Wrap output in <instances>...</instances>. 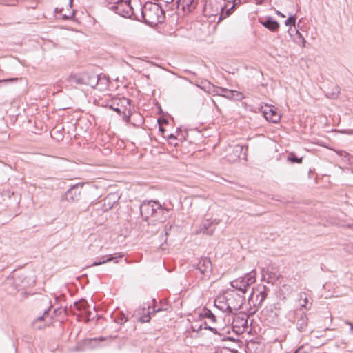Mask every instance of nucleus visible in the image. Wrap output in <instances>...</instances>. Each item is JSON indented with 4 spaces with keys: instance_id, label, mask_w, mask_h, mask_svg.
Returning <instances> with one entry per match:
<instances>
[{
    "instance_id": "obj_1",
    "label": "nucleus",
    "mask_w": 353,
    "mask_h": 353,
    "mask_svg": "<svg viewBox=\"0 0 353 353\" xmlns=\"http://www.w3.org/2000/svg\"><path fill=\"white\" fill-rule=\"evenodd\" d=\"M140 20L150 26L164 22L165 12L161 6L152 2H146L140 8Z\"/></svg>"
},
{
    "instance_id": "obj_2",
    "label": "nucleus",
    "mask_w": 353,
    "mask_h": 353,
    "mask_svg": "<svg viewBox=\"0 0 353 353\" xmlns=\"http://www.w3.org/2000/svg\"><path fill=\"white\" fill-rule=\"evenodd\" d=\"M109 9L123 17L132 18L134 17V19L140 20V18L134 13L130 0H120L118 3L110 6Z\"/></svg>"
},
{
    "instance_id": "obj_3",
    "label": "nucleus",
    "mask_w": 353,
    "mask_h": 353,
    "mask_svg": "<svg viewBox=\"0 0 353 353\" xmlns=\"http://www.w3.org/2000/svg\"><path fill=\"white\" fill-rule=\"evenodd\" d=\"M68 81L78 85H88L92 88L97 85V74L92 72L71 74L68 77Z\"/></svg>"
},
{
    "instance_id": "obj_4",
    "label": "nucleus",
    "mask_w": 353,
    "mask_h": 353,
    "mask_svg": "<svg viewBox=\"0 0 353 353\" xmlns=\"http://www.w3.org/2000/svg\"><path fill=\"white\" fill-rule=\"evenodd\" d=\"M132 101L128 98L123 97L113 101L109 105L110 109L116 112L118 114L122 116L123 120L125 123L130 122V110L127 106H130Z\"/></svg>"
},
{
    "instance_id": "obj_5",
    "label": "nucleus",
    "mask_w": 353,
    "mask_h": 353,
    "mask_svg": "<svg viewBox=\"0 0 353 353\" xmlns=\"http://www.w3.org/2000/svg\"><path fill=\"white\" fill-rule=\"evenodd\" d=\"M288 319L296 324V329L301 332H305L308 325V318L305 312L301 308L290 311Z\"/></svg>"
},
{
    "instance_id": "obj_6",
    "label": "nucleus",
    "mask_w": 353,
    "mask_h": 353,
    "mask_svg": "<svg viewBox=\"0 0 353 353\" xmlns=\"http://www.w3.org/2000/svg\"><path fill=\"white\" fill-rule=\"evenodd\" d=\"M219 221L214 219L210 221V219H205L202 221L200 224L198 230L195 232L196 234H204L208 236H212L216 229V226L218 225Z\"/></svg>"
},
{
    "instance_id": "obj_7",
    "label": "nucleus",
    "mask_w": 353,
    "mask_h": 353,
    "mask_svg": "<svg viewBox=\"0 0 353 353\" xmlns=\"http://www.w3.org/2000/svg\"><path fill=\"white\" fill-rule=\"evenodd\" d=\"M193 267L198 270L200 273L205 276H209L212 271V265L208 257H202L199 259L196 264L193 265Z\"/></svg>"
},
{
    "instance_id": "obj_8",
    "label": "nucleus",
    "mask_w": 353,
    "mask_h": 353,
    "mask_svg": "<svg viewBox=\"0 0 353 353\" xmlns=\"http://www.w3.org/2000/svg\"><path fill=\"white\" fill-rule=\"evenodd\" d=\"M262 113L268 121L273 123H278L281 117L277 112V109L273 105H265L264 108H262Z\"/></svg>"
},
{
    "instance_id": "obj_9",
    "label": "nucleus",
    "mask_w": 353,
    "mask_h": 353,
    "mask_svg": "<svg viewBox=\"0 0 353 353\" xmlns=\"http://www.w3.org/2000/svg\"><path fill=\"white\" fill-rule=\"evenodd\" d=\"M262 290H258L259 294L256 295V301H254V291L252 292L248 298V303L251 305V304H253V306L255 307L256 306L259 307L261 305L263 301L267 297V287L265 285H263L261 287Z\"/></svg>"
},
{
    "instance_id": "obj_10",
    "label": "nucleus",
    "mask_w": 353,
    "mask_h": 353,
    "mask_svg": "<svg viewBox=\"0 0 353 353\" xmlns=\"http://www.w3.org/2000/svg\"><path fill=\"white\" fill-rule=\"evenodd\" d=\"M81 199V188L78 185L71 187L65 193L63 199L68 202H77Z\"/></svg>"
},
{
    "instance_id": "obj_11",
    "label": "nucleus",
    "mask_w": 353,
    "mask_h": 353,
    "mask_svg": "<svg viewBox=\"0 0 353 353\" xmlns=\"http://www.w3.org/2000/svg\"><path fill=\"white\" fill-rule=\"evenodd\" d=\"M259 21L261 25L272 32L276 31L280 26L279 22L271 16L259 18Z\"/></svg>"
},
{
    "instance_id": "obj_12",
    "label": "nucleus",
    "mask_w": 353,
    "mask_h": 353,
    "mask_svg": "<svg viewBox=\"0 0 353 353\" xmlns=\"http://www.w3.org/2000/svg\"><path fill=\"white\" fill-rule=\"evenodd\" d=\"M178 8L181 7L184 13L192 12L197 6L198 0H176Z\"/></svg>"
},
{
    "instance_id": "obj_13",
    "label": "nucleus",
    "mask_w": 353,
    "mask_h": 353,
    "mask_svg": "<svg viewBox=\"0 0 353 353\" xmlns=\"http://www.w3.org/2000/svg\"><path fill=\"white\" fill-rule=\"evenodd\" d=\"M54 11L57 14H59L61 19L65 21L72 19L75 14V10L72 9V0L70 1V3L67 6V12H63L64 11V8L59 9L58 8H56Z\"/></svg>"
},
{
    "instance_id": "obj_14",
    "label": "nucleus",
    "mask_w": 353,
    "mask_h": 353,
    "mask_svg": "<svg viewBox=\"0 0 353 353\" xmlns=\"http://www.w3.org/2000/svg\"><path fill=\"white\" fill-rule=\"evenodd\" d=\"M152 200L144 201L139 206L140 214L145 221H148L152 216Z\"/></svg>"
},
{
    "instance_id": "obj_15",
    "label": "nucleus",
    "mask_w": 353,
    "mask_h": 353,
    "mask_svg": "<svg viewBox=\"0 0 353 353\" xmlns=\"http://www.w3.org/2000/svg\"><path fill=\"white\" fill-rule=\"evenodd\" d=\"M236 297L238 299V302L233 303V300L231 299H227L225 305V311L229 314H232L234 311H237L241 307L242 302H243V296L236 294Z\"/></svg>"
},
{
    "instance_id": "obj_16",
    "label": "nucleus",
    "mask_w": 353,
    "mask_h": 353,
    "mask_svg": "<svg viewBox=\"0 0 353 353\" xmlns=\"http://www.w3.org/2000/svg\"><path fill=\"white\" fill-rule=\"evenodd\" d=\"M123 257V254H118V253H115L114 254H110V255H108V256H103L102 258V261H94L91 266H97V265H102V264H104L107 262H109V261H114V263H118V259L119 258H122Z\"/></svg>"
},
{
    "instance_id": "obj_17",
    "label": "nucleus",
    "mask_w": 353,
    "mask_h": 353,
    "mask_svg": "<svg viewBox=\"0 0 353 353\" xmlns=\"http://www.w3.org/2000/svg\"><path fill=\"white\" fill-rule=\"evenodd\" d=\"M118 199H117V196L114 194H108L104 199H103V210L104 212L108 211L112 208L114 205L117 202Z\"/></svg>"
},
{
    "instance_id": "obj_18",
    "label": "nucleus",
    "mask_w": 353,
    "mask_h": 353,
    "mask_svg": "<svg viewBox=\"0 0 353 353\" xmlns=\"http://www.w3.org/2000/svg\"><path fill=\"white\" fill-rule=\"evenodd\" d=\"M230 285L232 288L238 290L243 294H245L247 291V289L248 288V285H245V282L242 279V277H239L231 281Z\"/></svg>"
},
{
    "instance_id": "obj_19",
    "label": "nucleus",
    "mask_w": 353,
    "mask_h": 353,
    "mask_svg": "<svg viewBox=\"0 0 353 353\" xmlns=\"http://www.w3.org/2000/svg\"><path fill=\"white\" fill-rule=\"evenodd\" d=\"M21 276L18 274L15 271L13 274L8 276L6 281V285H14V288H17L18 285H19V281H21Z\"/></svg>"
},
{
    "instance_id": "obj_20",
    "label": "nucleus",
    "mask_w": 353,
    "mask_h": 353,
    "mask_svg": "<svg viewBox=\"0 0 353 353\" xmlns=\"http://www.w3.org/2000/svg\"><path fill=\"white\" fill-rule=\"evenodd\" d=\"M152 216L155 219L157 218H159L160 213L163 212L162 211V205L159 201H152Z\"/></svg>"
},
{
    "instance_id": "obj_21",
    "label": "nucleus",
    "mask_w": 353,
    "mask_h": 353,
    "mask_svg": "<svg viewBox=\"0 0 353 353\" xmlns=\"http://www.w3.org/2000/svg\"><path fill=\"white\" fill-rule=\"evenodd\" d=\"M248 150V145H235L233 148V152L236 154L238 158L241 157V154L243 152V158H245L247 156V152Z\"/></svg>"
},
{
    "instance_id": "obj_22",
    "label": "nucleus",
    "mask_w": 353,
    "mask_h": 353,
    "mask_svg": "<svg viewBox=\"0 0 353 353\" xmlns=\"http://www.w3.org/2000/svg\"><path fill=\"white\" fill-rule=\"evenodd\" d=\"M114 322L119 325H123L128 321V317L122 312H119L112 314Z\"/></svg>"
},
{
    "instance_id": "obj_23",
    "label": "nucleus",
    "mask_w": 353,
    "mask_h": 353,
    "mask_svg": "<svg viewBox=\"0 0 353 353\" xmlns=\"http://www.w3.org/2000/svg\"><path fill=\"white\" fill-rule=\"evenodd\" d=\"M256 272L254 270H252L247 273L244 277H242L245 282V285H248V288L256 281Z\"/></svg>"
},
{
    "instance_id": "obj_24",
    "label": "nucleus",
    "mask_w": 353,
    "mask_h": 353,
    "mask_svg": "<svg viewBox=\"0 0 353 353\" xmlns=\"http://www.w3.org/2000/svg\"><path fill=\"white\" fill-rule=\"evenodd\" d=\"M163 310L161 307H158V308H156L155 306L153 307V310L152 312H148L147 314L143 315L142 316H141L139 319V321L141 322V323H148L150 321V319H151V315L152 314H155L157 312H161V311H163Z\"/></svg>"
},
{
    "instance_id": "obj_25",
    "label": "nucleus",
    "mask_w": 353,
    "mask_h": 353,
    "mask_svg": "<svg viewBox=\"0 0 353 353\" xmlns=\"http://www.w3.org/2000/svg\"><path fill=\"white\" fill-rule=\"evenodd\" d=\"M235 8L234 6H232L229 8H226L225 6H221V13L219 21H221L223 19H225L228 16H230L234 10Z\"/></svg>"
},
{
    "instance_id": "obj_26",
    "label": "nucleus",
    "mask_w": 353,
    "mask_h": 353,
    "mask_svg": "<svg viewBox=\"0 0 353 353\" xmlns=\"http://www.w3.org/2000/svg\"><path fill=\"white\" fill-rule=\"evenodd\" d=\"M200 316L203 318L210 319L213 323L216 321V316L212 313V312L210 309L205 307L203 308L200 314Z\"/></svg>"
},
{
    "instance_id": "obj_27",
    "label": "nucleus",
    "mask_w": 353,
    "mask_h": 353,
    "mask_svg": "<svg viewBox=\"0 0 353 353\" xmlns=\"http://www.w3.org/2000/svg\"><path fill=\"white\" fill-rule=\"evenodd\" d=\"M143 123V117L140 114H130V122L134 126H140Z\"/></svg>"
},
{
    "instance_id": "obj_28",
    "label": "nucleus",
    "mask_w": 353,
    "mask_h": 353,
    "mask_svg": "<svg viewBox=\"0 0 353 353\" xmlns=\"http://www.w3.org/2000/svg\"><path fill=\"white\" fill-rule=\"evenodd\" d=\"M74 307L79 311L82 312L89 307V304L85 299H80L78 301L74 303Z\"/></svg>"
},
{
    "instance_id": "obj_29",
    "label": "nucleus",
    "mask_w": 353,
    "mask_h": 353,
    "mask_svg": "<svg viewBox=\"0 0 353 353\" xmlns=\"http://www.w3.org/2000/svg\"><path fill=\"white\" fill-rule=\"evenodd\" d=\"M248 316H246V317L238 316L234 321V323H236L235 326H238V327L241 326V327H243L244 329L247 328L248 327Z\"/></svg>"
},
{
    "instance_id": "obj_30",
    "label": "nucleus",
    "mask_w": 353,
    "mask_h": 353,
    "mask_svg": "<svg viewBox=\"0 0 353 353\" xmlns=\"http://www.w3.org/2000/svg\"><path fill=\"white\" fill-rule=\"evenodd\" d=\"M97 85H101L103 87L108 85L109 79L108 77L103 74H97Z\"/></svg>"
},
{
    "instance_id": "obj_31",
    "label": "nucleus",
    "mask_w": 353,
    "mask_h": 353,
    "mask_svg": "<svg viewBox=\"0 0 353 353\" xmlns=\"http://www.w3.org/2000/svg\"><path fill=\"white\" fill-rule=\"evenodd\" d=\"M288 161L292 163H301L303 157H298L295 153L291 152L288 156Z\"/></svg>"
},
{
    "instance_id": "obj_32",
    "label": "nucleus",
    "mask_w": 353,
    "mask_h": 353,
    "mask_svg": "<svg viewBox=\"0 0 353 353\" xmlns=\"http://www.w3.org/2000/svg\"><path fill=\"white\" fill-rule=\"evenodd\" d=\"M163 212L160 213L159 218H157L156 220L159 221L160 222H163L166 220L168 217H169V210L165 208L162 206Z\"/></svg>"
},
{
    "instance_id": "obj_33",
    "label": "nucleus",
    "mask_w": 353,
    "mask_h": 353,
    "mask_svg": "<svg viewBox=\"0 0 353 353\" xmlns=\"http://www.w3.org/2000/svg\"><path fill=\"white\" fill-rule=\"evenodd\" d=\"M296 20V14H290L288 18L285 21V25L287 26H295Z\"/></svg>"
},
{
    "instance_id": "obj_34",
    "label": "nucleus",
    "mask_w": 353,
    "mask_h": 353,
    "mask_svg": "<svg viewBox=\"0 0 353 353\" xmlns=\"http://www.w3.org/2000/svg\"><path fill=\"white\" fill-rule=\"evenodd\" d=\"M201 325V327H203V329L208 330L211 331L212 332H213L214 334H218L219 336H223V334H221L220 332H219L216 328L209 326L206 321L203 322Z\"/></svg>"
},
{
    "instance_id": "obj_35",
    "label": "nucleus",
    "mask_w": 353,
    "mask_h": 353,
    "mask_svg": "<svg viewBox=\"0 0 353 353\" xmlns=\"http://www.w3.org/2000/svg\"><path fill=\"white\" fill-rule=\"evenodd\" d=\"M50 312V307H49L48 309H46L43 313V314L40 316H38L34 322H33V324H35L37 322L42 321H43L47 316H49Z\"/></svg>"
},
{
    "instance_id": "obj_36",
    "label": "nucleus",
    "mask_w": 353,
    "mask_h": 353,
    "mask_svg": "<svg viewBox=\"0 0 353 353\" xmlns=\"http://www.w3.org/2000/svg\"><path fill=\"white\" fill-rule=\"evenodd\" d=\"M339 93H340L339 87L338 85H335L334 90L332 92L328 93L329 97H330L331 99H336L339 97Z\"/></svg>"
},
{
    "instance_id": "obj_37",
    "label": "nucleus",
    "mask_w": 353,
    "mask_h": 353,
    "mask_svg": "<svg viewBox=\"0 0 353 353\" xmlns=\"http://www.w3.org/2000/svg\"><path fill=\"white\" fill-rule=\"evenodd\" d=\"M232 96L233 97L232 99L236 101H241L245 98L244 95L241 92L236 90H234V94H232Z\"/></svg>"
},
{
    "instance_id": "obj_38",
    "label": "nucleus",
    "mask_w": 353,
    "mask_h": 353,
    "mask_svg": "<svg viewBox=\"0 0 353 353\" xmlns=\"http://www.w3.org/2000/svg\"><path fill=\"white\" fill-rule=\"evenodd\" d=\"M83 312H84V314L87 319V321H90L92 319H94V316L93 315V313L90 310V307L85 310Z\"/></svg>"
},
{
    "instance_id": "obj_39",
    "label": "nucleus",
    "mask_w": 353,
    "mask_h": 353,
    "mask_svg": "<svg viewBox=\"0 0 353 353\" xmlns=\"http://www.w3.org/2000/svg\"><path fill=\"white\" fill-rule=\"evenodd\" d=\"M17 0H0V3L5 6H15Z\"/></svg>"
},
{
    "instance_id": "obj_40",
    "label": "nucleus",
    "mask_w": 353,
    "mask_h": 353,
    "mask_svg": "<svg viewBox=\"0 0 353 353\" xmlns=\"http://www.w3.org/2000/svg\"><path fill=\"white\" fill-rule=\"evenodd\" d=\"M296 34L297 37V39L300 40V42H301L303 47H305L306 41L304 39V37H303L302 34L299 30H296Z\"/></svg>"
},
{
    "instance_id": "obj_41",
    "label": "nucleus",
    "mask_w": 353,
    "mask_h": 353,
    "mask_svg": "<svg viewBox=\"0 0 353 353\" xmlns=\"http://www.w3.org/2000/svg\"><path fill=\"white\" fill-rule=\"evenodd\" d=\"M167 139L169 140V143L170 144L176 146L178 145L177 143L173 142V141L177 140V137L174 134H170L167 136Z\"/></svg>"
},
{
    "instance_id": "obj_42",
    "label": "nucleus",
    "mask_w": 353,
    "mask_h": 353,
    "mask_svg": "<svg viewBox=\"0 0 353 353\" xmlns=\"http://www.w3.org/2000/svg\"><path fill=\"white\" fill-rule=\"evenodd\" d=\"M18 80L17 78H9L0 79V84H7L8 83L14 82Z\"/></svg>"
},
{
    "instance_id": "obj_43",
    "label": "nucleus",
    "mask_w": 353,
    "mask_h": 353,
    "mask_svg": "<svg viewBox=\"0 0 353 353\" xmlns=\"http://www.w3.org/2000/svg\"><path fill=\"white\" fill-rule=\"evenodd\" d=\"M232 94H234L233 90L226 89L225 94H223V97L227 99H232V98L233 97Z\"/></svg>"
},
{
    "instance_id": "obj_44",
    "label": "nucleus",
    "mask_w": 353,
    "mask_h": 353,
    "mask_svg": "<svg viewBox=\"0 0 353 353\" xmlns=\"http://www.w3.org/2000/svg\"><path fill=\"white\" fill-rule=\"evenodd\" d=\"M226 90V88H223L221 87H217L215 88L214 92L219 96L223 97V94H225V92Z\"/></svg>"
},
{
    "instance_id": "obj_45",
    "label": "nucleus",
    "mask_w": 353,
    "mask_h": 353,
    "mask_svg": "<svg viewBox=\"0 0 353 353\" xmlns=\"http://www.w3.org/2000/svg\"><path fill=\"white\" fill-rule=\"evenodd\" d=\"M303 303H301L300 305V308H301L303 310V308H307V303H308V299L305 296V298L303 299Z\"/></svg>"
},
{
    "instance_id": "obj_46",
    "label": "nucleus",
    "mask_w": 353,
    "mask_h": 353,
    "mask_svg": "<svg viewBox=\"0 0 353 353\" xmlns=\"http://www.w3.org/2000/svg\"><path fill=\"white\" fill-rule=\"evenodd\" d=\"M202 329H203V327H201V324L199 325H192V330L194 332H198L201 331Z\"/></svg>"
},
{
    "instance_id": "obj_47",
    "label": "nucleus",
    "mask_w": 353,
    "mask_h": 353,
    "mask_svg": "<svg viewBox=\"0 0 353 353\" xmlns=\"http://www.w3.org/2000/svg\"><path fill=\"white\" fill-rule=\"evenodd\" d=\"M279 278V276L276 275L274 273H270L269 274V279H273L274 281L278 280Z\"/></svg>"
},
{
    "instance_id": "obj_48",
    "label": "nucleus",
    "mask_w": 353,
    "mask_h": 353,
    "mask_svg": "<svg viewBox=\"0 0 353 353\" xmlns=\"http://www.w3.org/2000/svg\"><path fill=\"white\" fill-rule=\"evenodd\" d=\"M23 340L26 342H30L32 340V337L29 335H24L23 336Z\"/></svg>"
},
{
    "instance_id": "obj_49",
    "label": "nucleus",
    "mask_w": 353,
    "mask_h": 353,
    "mask_svg": "<svg viewBox=\"0 0 353 353\" xmlns=\"http://www.w3.org/2000/svg\"><path fill=\"white\" fill-rule=\"evenodd\" d=\"M214 305L215 307H218L219 310H222V311H225V309L223 308V306H222L221 305H217L216 304V301H214Z\"/></svg>"
},
{
    "instance_id": "obj_50",
    "label": "nucleus",
    "mask_w": 353,
    "mask_h": 353,
    "mask_svg": "<svg viewBox=\"0 0 353 353\" xmlns=\"http://www.w3.org/2000/svg\"><path fill=\"white\" fill-rule=\"evenodd\" d=\"M241 2V0H232V6L235 8V6L239 5Z\"/></svg>"
},
{
    "instance_id": "obj_51",
    "label": "nucleus",
    "mask_w": 353,
    "mask_h": 353,
    "mask_svg": "<svg viewBox=\"0 0 353 353\" xmlns=\"http://www.w3.org/2000/svg\"><path fill=\"white\" fill-rule=\"evenodd\" d=\"M270 311V312L273 314V316H277V314L276 312H274V309L272 308V307H270V309L268 310L267 312H269Z\"/></svg>"
},
{
    "instance_id": "obj_52",
    "label": "nucleus",
    "mask_w": 353,
    "mask_h": 353,
    "mask_svg": "<svg viewBox=\"0 0 353 353\" xmlns=\"http://www.w3.org/2000/svg\"><path fill=\"white\" fill-rule=\"evenodd\" d=\"M345 323L350 325V332L352 333H353V323H352L350 321H345Z\"/></svg>"
},
{
    "instance_id": "obj_53",
    "label": "nucleus",
    "mask_w": 353,
    "mask_h": 353,
    "mask_svg": "<svg viewBox=\"0 0 353 353\" xmlns=\"http://www.w3.org/2000/svg\"><path fill=\"white\" fill-rule=\"evenodd\" d=\"M159 131L161 132V134H162L164 137H165V135L164 134H165V130L163 127L159 126Z\"/></svg>"
},
{
    "instance_id": "obj_54",
    "label": "nucleus",
    "mask_w": 353,
    "mask_h": 353,
    "mask_svg": "<svg viewBox=\"0 0 353 353\" xmlns=\"http://www.w3.org/2000/svg\"><path fill=\"white\" fill-rule=\"evenodd\" d=\"M344 133L349 135H353V130H346L344 131Z\"/></svg>"
},
{
    "instance_id": "obj_55",
    "label": "nucleus",
    "mask_w": 353,
    "mask_h": 353,
    "mask_svg": "<svg viewBox=\"0 0 353 353\" xmlns=\"http://www.w3.org/2000/svg\"><path fill=\"white\" fill-rule=\"evenodd\" d=\"M221 341H226V340H230V341H234V338L232 337H230V336H227V337H223L221 338Z\"/></svg>"
},
{
    "instance_id": "obj_56",
    "label": "nucleus",
    "mask_w": 353,
    "mask_h": 353,
    "mask_svg": "<svg viewBox=\"0 0 353 353\" xmlns=\"http://www.w3.org/2000/svg\"><path fill=\"white\" fill-rule=\"evenodd\" d=\"M265 2V0H255V3L256 5H262Z\"/></svg>"
},
{
    "instance_id": "obj_57",
    "label": "nucleus",
    "mask_w": 353,
    "mask_h": 353,
    "mask_svg": "<svg viewBox=\"0 0 353 353\" xmlns=\"http://www.w3.org/2000/svg\"><path fill=\"white\" fill-rule=\"evenodd\" d=\"M161 1H163V3H165V5H168L170 3H172L174 0H161Z\"/></svg>"
},
{
    "instance_id": "obj_58",
    "label": "nucleus",
    "mask_w": 353,
    "mask_h": 353,
    "mask_svg": "<svg viewBox=\"0 0 353 353\" xmlns=\"http://www.w3.org/2000/svg\"><path fill=\"white\" fill-rule=\"evenodd\" d=\"M276 14L277 15H279V16L281 17H283V18H284V17H285V14H283V13H281V12L280 11H279V10H277V11L276 12Z\"/></svg>"
},
{
    "instance_id": "obj_59",
    "label": "nucleus",
    "mask_w": 353,
    "mask_h": 353,
    "mask_svg": "<svg viewBox=\"0 0 353 353\" xmlns=\"http://www.w3.org/2000/svg\"><path fill=\"white\" fill-rule=\"evenodd\" d=\"M303 348V347L301 346L298 349H296L293 353H299L301 352Z\"/></svg>"
},
{
    "instance_id": "obj_60",
    "label": "nucleus",
    "mask_w": 353,
    "mask_h": 353,
    "mask_svg": "<svg viewBox=\"0 0 353 353\" xmlns=\"http://www.w3.org/2000/svg\"><path fill=\"white\" fill-rule=\"evenodd\" d=\"M171 228H172V226H171V225H170V226H169V228H168V225H165V229H164V230H165V234H166V235L168 234V230H170V229H171Z\"/></svg>"
},
{
    "instance_id": "obj_61",
    "label": "nucleus",
    "mask_w": 353,
    "mask_h": 353,
    "mask_svg": "<svg viewBox=\"0 0 353 353\" xmlns=\"http://www.w3.org/2000/svg\"><path fill=\"white\" fill-rule=\"evenodd\" d=\"M257 309L254 310V311L252 312H250V314H254L256 312Z\"/></svg>"
},
{
    "instance_id": "obj_62",
    "label": "nucleus",
    "mask_w": 353,
    "mask_h": 353,
    "mask_svg": "<svg viewBox=\"0 0 353 353\" xmlns=\"http://www.w3.org/2000/svg\"><path fill=\"white\" fill-rule=\"evenodd\" d=\"M43 326L39 325V326L37 327V328L40 330V329H42V328H43Z\"/></svg>"
},
{
    "instance_id": "obj_63",
    "label": "nucleus",
    "mask_w": 353,
    "mask_h": 353,
    "mask_svg": "<svg viewBox=\"0 0 353 353\" xmlns=\"http://www.w3.org/2000/svg\"><path fill=\"white\" fill-rule=\"evenodd\" d=\"M214 353H225V352H223V351H220V352H215Z\"/></svg>"
},
{
    "instance_id": "obj_64",
    "label": "nucleus",
    "mask_w": 353,
    "mask_h": 353,
    "mask_svg": "<svg viewBox=\"0 0 353 353\" xmlns=\"http://www.w3.org/2000/svg\"><path fill=\"white\" fill-rule=\"evenodd\" d=\"M152 301H153V303H155V302H156L155 299H153V300H152Z\"/></svg>"
}]
</instances>
